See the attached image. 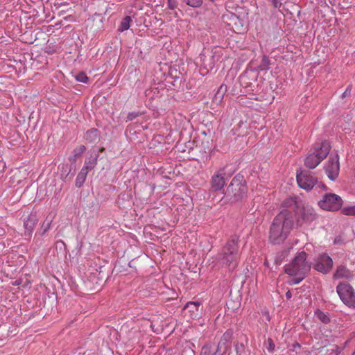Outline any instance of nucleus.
Listing matches in <instances>:
<instances>
[{
	"instance_id": "f257e3e1",
	"label": "nucleus",
	"mask_w": 355,
	"mask_h": 355,
	"mask_svg": "<svg viewBox=\"0 0 355 355\" xmlns=\"http://www.w3.org/2000/svg\"><path fill=\"white\" fill-rule=\"evenodd\" d=\"M295 225L292 213L282 211L272 220L270 227L268 239L272 244L282 243Z\"/></svg>"
},
{
	"instance_id": "f03ea898",
	"label": "nucleus",
	"mask_w": 355,
	"mask_h": 355,
	"mask_svg": "<svg viewBox=\"0 0 355 355\" xmlns=\"http://www.w3.org/2000/svg\"><path fill=\"white\" fill-rule=\"evenodd\" d=\"M311 263L306 261V254L302 251L293 259L292 262L285 266V272L293 277L289 280L290 285L297 284L301 282L311 270Z\"/></svg>"
},
{
	"instance_id": "7ed1b4c3",
	"label": "nucleus",
	"mask_w": 355,
	"mask_h": 355,
	"mask_svg": "<svg viewBox=\"0 0 355 355\" xmlns=\"http://www.w3.org/2000/svg\"><path fill=\"white\" fill-rule=\"evenodd\" d=\"M239 238L232 236L223 248L221 252L218 254V260L223 266L234 270L239 263Z\"/></svg>"
},
{
	"instance_id": "20e7f679",
	"label": "nucleus",
	"mask_w": 355,
	"mask_h": 355,
	"mask_svg": "<svg viewBox=\"0 0 355 355\" xmlns=\"http://www.w3.org/2000/svg\"><path fill=\"white\" fill-rule=\"evenodd\" d=\"M330 149L331 146L327 141L315 144L306 156L304 165L309 168H315L327 156Z\"/></svg>"
},
{
	"instance_id": "39448f33",
	"label": "nucleus",
	"mask_w": 355,
	"mask_h": 355,
	"mask_svg": "<svg viewBox=\"0 0 355 355\" xmlns=\"http://www.w3.org/2000/svg\"><path fill=\"white\" fill-rule=\"evenodd\" d=\"M231 337V333L225 332L217 346L214 344L205 345L202 349L200 355H223L230 347Z\"/></svg>"
},
{
	"instance_id": "423d86ee",
	"label": "nucleus",
	"mask_w": 355,
	"mask_h": 355,
	"mask_svg": "<svg viewBox=\"0 0 355 355\" xmlns=\"http://www.w3.org/2000/svg\"><path fill=\"white\" fill-rule=\"evenodd\" d=\"M246 192L245 186L242 184L239 178L234 177L227 188L226 197L232 202L241 200Z\"/></svg>"
},
{
	"instance_id": "0eeeda50",
	"label": "nucleus",
	"mask_w": 355,
	"mask_h": 355,
	"mask_svg": "<svg viewBox=\"0 0 355 355\" xmlns=\"http://www.w3.org/2000/svg\"><path fill=\"white\" fill-rule=\"evenodd\" d=\"M336 292L346 306L355 309V291L349 284L340 283L336 286Z\"/></svg>"
},
{
	"instance_id": "6e6552de",
	"label": "nucleus",
	"mask_w": 355,
	"mask_h": 355,
	"mask_svg": "<svg viewBox=\"0 0 355 355\" xmlns=\"http://www.w3.org/2000/svg\"><path fill=\"white\" fill-rule=\"evenodd\" d=\"M317 218L315 209L310 205H304L296 213L295 225L297 227L304 225H309Z\"/></svg>"
},
{
	"instance_id": "1a4fd4ad",
	"label": "nucleus",
	"mask_w": 355,
	"mask_h": 355,
	"mask_svg": "<svg viewBox=\"0 0 355 355\" xmlns=\"http://www.w3.org/2000/svg\"><path fill=\"white\" fill-rule=\"evenodd\" d=\"M320 207L324 210L335 211L340 209L343 205V200L340 196L335 193H326L318 202Z\"/></svg>"
},
{
	"instance_id": "9d476101",
	"label": "nucleus",
	"mask_w": 355,
	"mask_h": 355,
	"mask_svg": "<svg viewBox=\"0 0 355 355\" xmlns=\"http://www.w3.org/2000/svg\"><path fill=\"white\" fill-rule=\"evenodd\" d=\"M296 178L299 187L306 191L311 190L317 183V178L309 171L297 172Z\"/></svg>"
},
{
	"instance_id": "9b49d317",
	"label": "nucleus",
	"mask_w": 355,
	"mask_h": 355,
	"mask_svg": "<svg viewBox=\"0 0 355 355\" xmlns=\"http://www.w3.org/2000/svg\"><path fill=\"white\" fill-rule=\"evenodd\" d=\"M324 171L327 177L332 181L335 180L339 175L340 164L338 155H331L324 165Z\"/></svg>"
},
{
	"instance_id": "f8f14e48",
	"label": "nucleus",
	"mask_w": 355,
	"mask_h": 355,
	"mask_svg": "<svg viewBox=\"0 0 355 355\" xmlns=\"http://www.w3.org/2000/svg\"><path fill=\"white\" fill-rule=\"evenodd\" d=\"M200 302H188L184 306L183 310L185 314H188L190 319L194 320L200 317L202 315V308Z\"/></svg>"
},
{
	"instance_id": "ddd939ff",
	"label": "nucleus",
	"mask_w": 355,
	"mask_h": 355,
	"mask_svg": "<svg viewBox=\"0 0 355 355\" xmlns=\"http://www.w3.org/2000/svg\"><path fill=\"white\" fill-rule=\"evenodd\" d=\"M225 182V168H220L211 178V188L215 191H220L224 187Z\"/></svg>"
},
{
	"instance_id": "4468645a",
	"label": "nucleus",
	"mask_w": 355,
	"mask_h": 355,
	"mask_svg": "<svg viewBox=\"0 0 355 355\" xmlns=\"http://www.w3.org/2000/svg\"><path fill=\"white\" fill-rule=\"evenodd\" d=\"M333 266L331 258L326 254L319 257L314 265V268L322 273H327L330 271Z\"/></svg>"
},
{
	"instance_id": "2eb2a0df",
	"label": "nucleus",
	"mask_w": 355,
	"mask_h": 355,
	"mask_svg": "<svg viewBox=\"0 0 355 355\" xmlns=\"http://www.w3.org/2000/svg\"><path fill=\"white\" fill-rule=\"evenodd\" d=\"M39 218L36 214H31L24 220V235L31 236Z\"/></svg>"
},
{
	"instance_id": "dca6fc26",
	"label": "nucleus",
	"mask_w": 355,
	"mask_h": 355,
	"mask_svg": "<svg viewBox=\"0 0 355 355\" xmlns=\"http://www.w3.org/2000/svg\"><path fill=\"white\" fill-rule=\"evenodd\" d=\"M352 276V272L344 266H340L337 268L334 275V279H349Z\"/></svg>"
},
{
	"instance_id": "f3484780",
	"label": "nucleus",
	"mask_w": 355,
	"mask_h": 355,
	"mask_svg": "<svg viewBox=\"0 0 355 355\" xmlns=\"http://www.w3.org/2000/svg\"><path fill=\"white\" fill-rule=\"evenodd\" d=\"M88 166L87 165V162L85 163V166L82 168L80 172L78 174V176L76 180V186L77 187H80L83 186L85 182L87 175L88 174Z\"/></svg>"
},
{
	"instance_id": "a211bd4d",
	"label": "nucleus",
	"mask_w": 355,
	"mask_h": 355,
	"mask_svg": "<svg viewBox=\"0 0 355 355\" xmlns=\"http://www.w3.org/2000/svg\"><path fill=\"white\" fill-rule=\"evenodd\" d=\"M315 315L324 324H327L330 322L329 316L320 310H316L315 311Z\"/></svg>"
},
{
	"instance_id": "6ab92c4d",
	"label": "nucleus",
	"mask_w": 355,
	"mask_h": 355,
	"mask_svg": "<svg viewBox=\"0 0 355 355\" xmlns=\"http://www.w3.org/2000/svg\"><path fill=\"white\" fill-rule=\"evenodd\" d=\"M184 4H186L191 8H200L202 3L203 0H180Z\"/></svg>"
},
{
	"instance_id": "aec40b11",
	"label": "nucleus",
	"mask_w": 355,
	"mask_h": 355,
	"mask_svg": "<svg viewBox=\"0 0 355 355\" xmlns=\"http://www.w3.org/2000/svg\"><path fill=\"white\" fill-rule=\"evenodd\" d=\"M131 17L130 16H126L123 18L119 31L123 32L124 31L128 30L130 26Z\"/></svg>"
},
{
	"instance_id": "412c9836",
	"label": "nucleus",
	"mask_w": 355,
	"mask_h": 355,
	"mask_svg": "<svg viewBox=\"0 0 355 355\" xmlns=\"http://www.w3.org/2000/svg\"><path fill=\"white\" fill-rule=\"evenodd\" d=\"M226 91H227V86L225 85H220L218 92L215 94L214 100L216 101L220 102L223 100L224 94Z\"/></svg>"
},
{
	"instance_id": "4be33fe9",
	"label": "nucleus",
	"mask_w": 355,
	"mask_h": 355,
	"mask_svg": "<svg viewBox=\"0 0 355 355\" xmlns=\"http://www.w3.org/2000/svg\"><path fill=\"white\" fill-rule=\"evenodd\" d=\"M52 219H49L48 218L43 223L41 227L40 230V234L42 236L46 234V232L50 229L51 225Z\"/></svg>"
},
{
	"instance_id": "5701e85b",
	"label": "nucleus",
	"mask_w": 355,
	"mask_h": 355,
	"mask_svg": "<svg viewBox=\"0 0 355 355\" xmlns=\"http://www.w3.org/2000/svg\"><path fill=\"white\" fill-rule=\"evenodd\" d=\"M85 149L86 148L85 146H80L78 148L74 149L73 151V155L70 159L75 160L76 157H79L83 153Z\"/></svg>"
},
{
	"instance_id": "b1692460",
	"label": "nucleus",
	"mask_w": 355,
	"mask_h": 355,
	"mask_svg": "<svg viewBox=\"0 0 355 355\" xmlns=\"http://www.w3.org/2000/svg\"><path fill=\"white\" fill-rule=\"evenodd\" d=\"M263 346L271 353L274 352L275 347L273 340L270 338L264 341Z\"/></svg>"
},
{
	"instance_id": "393cba45",
	"label": "nucleus",
	"mask_w": 355,
	"mask_h": 355,
	"mask_svg": "<svg viewBox=\"0 0 355 355\" xmlns=\"http://www.w3.org/2000/svg\"><path fill=\"white\" fill-rule=\"evenodd\" d=\"M270 60L268 57L263 56L262 58L261 63L259 65V69L261 71L267 70L269 69Z\"/></svg>"
},
{
	"instance_id": "a878e982",
	"label": "nucleus",
	"mask_w": 355,
	"mask_h": 355,
	"mask_svg": "<svg viewBox=\"0 0 355 355\" xmlns=\"http://www.w3.org/2000/svg\"><path fill=\"white\" fill-rule=\"evenodd\" d=\"M220 55L219 54L214 53L211 57V61L209 64H205L206 67H208L209 69H212L215 67V63L219 60Z\"/></svg>"
},
{
	"instance_id": "bb28decb",
	"label": "nucleus",
	"mask_w": 355,
	"mask_h": 355,
	"mask_svg": "<svg viewBox=\"0 0 355 355\" xmlns=\"http://www.w3.org/2000/svg\"><path fill=\"white\" fill-rule=\"evenodd\" d=\"M343 213L347 216H355V206L345 207L343 209Z\"/></svg>"
},
{
	"instance_id": "cd10ccee",
	"label": "nucleus",
	"mask_w": 355,
	"mask_h": 355,
	"mask_svg": "<svg viewBox=\"0 0 355 355\" xmlns=\"http://www.w3.org/2000/svg\"><path fill=\"white\" fill-rule=\"evenodd\" d=\"M76 80L79 82L87 83L88 78L85 73L80 72L76 76Z\"/></svg>"
},
{
	"instance_id": "c85d7f7f",
	"label": "nucleus",
	"mask_w": 355,
	"mask_h": 355,
	"mask_svg": "<svg viewBox=\"0 0 355 355\" xmlns=\"http://www.w3.org/2000/svg\"><path fill=\"white\" fill-rule=\"evenodd\" d=\"M167 3H168V7L171 10L175 9L178 6V3L177 0H168Z\"/></svg>"
},
{
	"instance_id": "c756f323",
	"label": "nucleus",
	"mask_w": 355,
	"mask_h": 355,
	"mask_svg": "<svg viewBox=\"0 0 355 355\" xmlns=\"http://www.w3.org/2000/svg\"><path fill=\"white\" fill-rule=\"evenodd\" d=\"M138 116V114L136 112H130L127 116L128 121H132Z\"/></svg>"
},
{
	"instance_id": "7c9ffc66",
	"label": "nucleus",
	"mask_w": 355,
	"mask_h": 355,
	"mask_svg": "<svg viewBox=\"0 0 355 355\" xmlns=\"http://www.w3.org/2000/svg\"><path fill=\"white\" fill-rule=\"evenodd\" d=\"M270 1L272 2V3L275 8H280L282 6V3H281L280 0H270Z\"/></svg>"
},
{
	"instance_id": "2f4dec72",
	"label": "nucleus",
	"mask_w": 355,
	"mask_h": 355,
	"mask_svg": "<svg viewBox=\"0 0 355 355\" xmlns=\"http://www.w3.org/2000/svg\"><path fill=\"white\" fill-rule=\"evenodd\" d=\"M351 86H348L347 89L345 90V92L343 94V97H346L347 96H348L349 94H350V91H351Z\"/></svg>"
},
{
	"instance_id": "473e14b6",
	"label": "nucleus",
	"mask_w": 355,
	"mask_h": 355,
	"mask_svg": "<svg viewBox=\"0 0 355 355\" xmlns=\"http://www.w3.org/2000/svg\"><path fill=\"white\" fill-rule=\"evenodd\" d=\"M286 297L287 299H291L292 297V293L290 291H288L286 293Z\"/></svg>"
},
{
	"instance_id": "72a5a7b5",
	"label": "nucleus",
	"mask_w": 355,
	"mask_h": 355,
	"mask_svg": "<svg viewBox=\"0 0 355 355\" xmlns=\"http://www.w3.org/2000/svg\"><path fill=\"white\" fill-rule=\"evenodd\" d=\"M20 284H21V281L20 280H16L15 282H14L12 283V285H14V286H19V285H20Z\"/></svg>"
},
{
	"instance_id": "f704fd0d",
	"label": "nucleus",
	"mask_w": 355,
	"mask_h": 355,
	"mask_svg": "<svg viewBox=\"0 0 355 355\" xmlns=\"http://www.w3.org/2000/svg\"><path fill=\"white\" fill-rule=\"evenodd\" d=\"M293 347L294 348H296V347H300V345L297 343H295L294 345H293Z\"/></svg>"
},
{
	"instance_id": "c9c22d12",
	"label": "nucleus",
	"mask_w": 355,
	"mask_h": 355,
	"mask_svg": "<svg viewBox=\"0 0 355 355\" xmlns=\"http://www.w3.org/2000/svg\"><path fill=\"white\" fill-rule=\"evenodd\" d=\"M320 187H321L323 189H327V187L323 184H321V185H320Z\"/></svg>"
},
{
	"instance_id": "e433bc0d",
	"label": "nucleus",
	"mask_w": 355,
	"mask_h": 355,
	"mask_svg": "<svg viewBox=\"0 0 355 355\" xmlns=\"http://www.w3.org/2000/svg\"><path fill=\"white\" fill-rule=\"evenodd\" d=\"M96 279L95 276H90V281H94Z\"/></svg>"
},
{
	"instance_id": "4c0bfd02",
	"label": "nucleus",
	"mask_w": 355,
	"mask_h": 355,
	"mask_svg": "<svg viewBox=\"0 0 355 355\" xmlns=\"http://www.w3.org/2000/svg\"><path fill=\"white\" fill-rule=\"evenodd\" d=\"M324 346H326V343H324L322 342V346H321V347H324Z\"/></svg>"
},
{
	"instance_id": "58836bf2",
	"label": "nucleus",
	"mask_w": 355,
	"mask_h": 355,
	"mask_svg": "<svg viewBox=\"0 0 355 355\" xmlns=\"http://www.w3.org/2000/svg\"><path fill=\"white\" fill-rule=\"evenodd\" d=\"M352 355H355V349H354V351Z\"/></svg>"
}]
</instances>
